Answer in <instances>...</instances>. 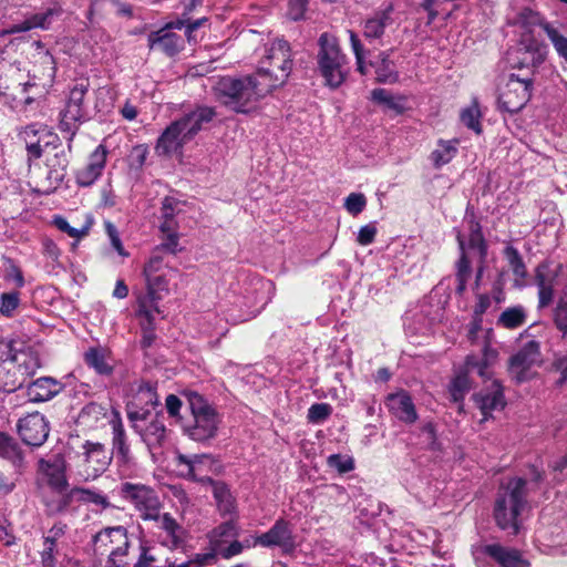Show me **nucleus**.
Listing matches in <instances>:
<instances>
[{
    "mask_svg": "<svg viewBox=\"0 0 567 567\" xmlns=\"http://www.w3.org/2000/svg\"><path fill=\"white\" fill-rule=\"evenodd\" d=\"M65 532L66 525L56 523L43 536V548L40 551L42 567H56L58 542Z\"/></svg>",
    "mask_w": 567,
    "mask_h": 567,
    "instance_id": "33",
    "label": "nucleus"
},
{
    "mask_svg": "<svg viewBox=\"0 0 567 567\" xmlns=\"http://www.w3.org/2000/svg\"><path fill=\"white\" fill-rule=\"evenodd\" d=\"M456 240L458 244V250H460V258L457 259L455 264V278H471L472 275V267L471 261L467 255V247H466V240L464 236L461 234V231L456 235Z\"/></svg>",
    "mask_w": 567,
    "mask_h": 567,
    "instance_id": "52",
    "label": "nucleus"
},
{
    "mask_svg": "<svg viewBox=\"0 0 567 567\" xmlns=\"http://www.w3.org/2000/svg\"><path fill=\"white\" fill-rule=\"evenodd\" d=\"M158 404L156 384L143 381L138 384L133 400L128 404L127 416L132 422L144 421L151 411Z\"/></svg>",
    "mask_w": 567,
    "mask_h": 567,
    "instance_id": "17",
    "label": "nucleus"
},
{
    "mask_svg": "<svg viewBox=\"0 0 567 567\" xmlns=\"http://www.w3.org/2000/svg\"><path fill=\"white\" fill-rule=\"evenodd\" d=\"M332 413V408L328 403H315L308 410V421L311 423H321Z\"/></svg>",
    "mask_w": 567,
    "mask_h": 567,
    "instance_id": "61",
    "label": "nucleus"
},
{
    "mask_svg": "<svg viewBox=\"0 0 567 567\" xmlns=\"http://www.w3.org/2000/svg\"><path fill=\"white\" fill-rule=\"evenodd\" d=\"M367 205L365 196L361 193H351L344 200V207L351 215L360 214Z\"/></svg>",
    "mask_w": 567,
    "mask_h": 567,
    "instance_id": "63",
    "label": "nucleus"
},
{
    "mask_svg": "<svg viewBox=\"0 0 567 567\" xmlns=\"http://www.w3.org/2000/svg\"><path fill=\"white\" fill-rule=\"evenodd\" d=\"M554 321L559 331L567 334V296L559 300L554 312Z\"/></svg>",
    "mask_w": 567,
    "mask_h": 567,
    "instance_id": "64",
    "label": "nucleus"
},
{
    "mask_svg": "<svg viewBox=\"0 0 567 567\" xmlns=\"http://www.w3.org/2000/svg\"><path fill=\"white\" fill-rule=\"evenodd\" d=\"M166 272H168V268L164 262V258L156 251H153L143 268L144 279Z\"/></svg>",
    "mask_w": 567,
    "mask_h": 567,
    "instance_id": "56",
    "label": "nucleus"
},
{
    "mask_svg": "<svg viewBox=\"0 0 567 567\" xmlns=\"http://www.w3.org/2000/svg\"><path fill=\"white\" fill-rule=\"evenodd\" d=\"M559 272L560 266L549 261H543L535 268L534 284L538 289V308H546L553 303Z\"/></svg>",
    "mask_w": 567,
    "mask_h": 567,
    "instance_id": "15",
    "label": "nucleus"
},
{
    "mask_svg": "<svg viewBox=\"0 0 567 567\" xmlns=\"http://www.w3.org/2000/svg\"><path fill=\"white\" fill-rule=\"evenodd\" d=\"M384 404L390 414L402 423L413 424L419 417L413 400L405 390L389 393Z\"/></svg>",
    "mask_w": 567,
    "mask_h": 567,
    "instance_id": "23",
    "label": "nucleus"
},
{
    "mask_svg": "<svg viewBox=\"0 0 567 567\" xmlns=\"http://www.w3.org/2000/svg\"><path fill=\"white\" fill-rule=\"evenodd\" d=\"M464 220L467 224L470 231L466 247L473 250H477L483 262L487 257V244L482 233V226L476 219L474 213H468V210H466Z\"/></svg>",
    "mask_w": 567,
    "mask_h": 567,
    "instance_id": "38",
    "label": "nucleus"
},
{
    "mask_svg": "<svg viewBox=\"0 0 567 567\" xmlns=\"http://www.w3.org/2000/svg\"><path fill=\"white\" fill-rule=\"evenodd\" d=\"M547 45L539 41L534 34L520 33L516 48L509 55L511 65L519 71L518 74H534L546 59Z\"/></svg>",
    "mask_w": 567,
    "mask_h": 567,
    "instance_id": "10",
    "label": "nucleus"
},
{
    "mask_svg": "<svg viewBox=\"0 0 567 567\" xmlns=\"http://www.w3.org/2000/svg\"><path fill=\"white\" fill-rule=\"evenodd\" d=\"M0 457L9 461L17 468L24 465V454L20 444L4 432H0Z\"/></svg>",
    "mask_w": 567,
    "mask_h": 567,
    "instance_id": "42",
    "label": "nucleus"
},
{
    "mask_svg": "<svg viewBox=\"0 0 567 567\" xmlns=\"http://www.w3.org/2000/svg\"><path fill=\"white\" fill-rule=\"evenodd\" d=\"M349 37H350L351 48H352V51L355 56L357 70L361 74H365L367 73V66H365V62H364L365 50L363 48V44L361 43V40L359 39V37L355 32L349 31Z\"/></svg>",
    "mask_w": 567,
    "mask_h": 567,
    "instance_id": "58",
    "label": "nucleus"
},
{
    "mask_svg": "<svg viewBox=\"0 0 567 567\" xmlns=\"http://www.w3.org/2000/svg\"><path fill=\"white\" fill-rule=\"evenodd\" d=\"M532 86L528 74L512 73L498 96L499 110L511 114L520 111L532 96Z\"/></svg>",
    "mask_w": 567,
    "mask_h": 567,
    "instance_id": "11",
    "label": "nucleus"
},
{
    "mask_svg": "<svg viewBox=\"0 0 567 567\" xmlns=\"http://www.w3.org/2000/svg\"><path fill=\"white\" fill-rule=\"evenodd\" d=\"M317 69L324 85L336 90L348 75L347 56L342 53L336 37L322 33L318 40Z\"/></svg>",
    "mask_w": 567,
    "mask_h": 567,
    "instance_id": "5",
    "label": "nucleus"
},
{
    "mask_svg": "<svg viewBox=\"0 0 567 567\" xmlns=\"http://www.w3.org/2000/svg\"><path fill=\"white\" fill-rule=\"evenodd\" d=\"M193 423L185 425V433L194 441L204 442L215 436L218 426L215 410L198 393L188 398Z\"/></svg>",
    "mask_w": 567,
    "mask_h": 567,
    "instance_id": "9",
    "label": "nucleus"
},
{
    "mask_svg": "<svg viewBox=\"0 0 567 567\" xmlns=\"http://www.w3.org/2000/svg\"><path fill=\"white\" fill-rule=\"evenodd\" d=\"M329 467L337 470L340 474L348 473L354 468L353 458L341 454H331L327 458Z\"/></svg>",
    "mask_w": 567,
    "mask_h": 567,
    "instance_id": "59",
    "label": "nucleus"
},
{
    "mask_svg": "<svg viewBox=\"0 0 567 567\" xmlns=\"http://www.w3.org/2000/svg\"><path fill=\"white\" fill-rule=\"evenodd\" d=\"M25 136L30 137H39L42 145L44 147H52L53 150H58L62 147L61 140L59 135L50 130L47 126L37 127L35 124L28 125L25 127Z\"/></svg>",
    "mask_w": 567,
    "mask_h": 567,
    "instance_id": "50",
    "label": "nucleus"
},
{
    "mask_svg": "<svg viewBox=\"0 0 567 567\" xmlns=\"http://www.w3.org/2000/svg\"><path fill=\"white\" fill-rule=\"evenodd\" d=\"M482 553L493 558L501 567H530L529 560L516 548L488 544L482 547Z\"/></svg>",
    "mask_w": 567,
    "mask_h": 567,
    "instance_id": "30",
    "label": "nucleus"
},
{
    "mask_svg": "<svg viewBox=\"0 0 567 567\" xmlns=\"http://www.w3.org/2000/svg\"><path fill=\"white\" fill-rule=\"evenodd\" d=\"M216 116L212 106L198 105L194 110L172 122L159 135L155 151L158 155L169 156L177 153L183 146L192 141L205 125L209 124Z\"/></svg>",
    "mask_w": 567,
    "mask_h": 567,
    "instance_id": "2",
    "label": "nucleus"
},
{
    "mask_svg": "<svg viewBox=\"0 0 567 567\" xmlns=\"http://www.w3.org/2000/svg\"><path fill=\"white\" fill-rule=\"evenodd\" d=\"M61 14V9L58 7H50L44 9L43 11L37 12L28 17L21 23L12 24L10 28L1 31V35L16 34L21 32H27L32 29H43L47 30L50 28L52 22L56 17Z\"/></svg>",
    "mask_w": 567,
    "mask_h": 567,
    "instance_id": "29",
    "label": "nucleus"
},
{
    "mask_svg": "<svg viewBox=\"0 0 567 567\" xmlns=\"http://www.w3.org/2000/svg\"><path fill=\"white\" fill-rule=\"evenodd\" d=\"M394 7L390 2L383 8L375 10L370 17L362 22L363 37L370 43L378 41L382 43L385 30L394 23Z\"/></svg>",
    "mask_w": 567,
    "mask_h": 567,
    "instance_id": "21",
    "label": "nucleus"
},
{
    "mask_svg": "<svg viewBox=\"0 0 567 567\" xmlns=\"http://www.w3.org/2000/svg\"><path fill=\"white\" fill-rule=\"evenodd\" d=\"M259 540L261 547H279L285 554L296 549L292 525L285 518H278L266 533L259 535Z\"/></svg>",
    "mask_w": 567,
    "mask_h": 567,
    "instance_id": "18",
    "label": "nucleus"
},
{
    "mask_svg": "<svg viewBox=\"0 0 567 567\" xmlns=\"http://www.w3.org/2000/svg\"><path fill=\"white\" fill-rule=\"evenodd\" d=\"M128 539L127 529L124 526L106 527L93 537L94 551L103 555L111 544L122 545Z\"/></svg>",
    "mask_w": 567,
    "mask_h": 567,
    "instance_id": "37",
    "label": "nucleus"
},
{
    "mask_svg": "<svg viewBox=\"0 0 567 567\" xmlns=\"http://www.w3.org/2000/svg\"><path fill=\"white\" fill-rule=\"evenodd\" d=\"M107 154L103 144L90 154L87 164L75 173V181L80 187L92 186L100 178L106 165Z\"/></svg>",
    "mask_w": 567,
    "mask_h": 567,
    "instance_id": "24",
    "label": "nucleus"
},
{
    "mask_svg": "<svg viewBox=\"0 0 567 567\" xmlns=\"http://www.w3.org/2000/svg\"><path fill=\"white\" fill-rule=\"evenodd\" d=\"M155 313L153 309L137 308L136 316L140 318V324L143 332L141 346L150 348L155 340Z\"/></svg>",
    "mask_w": 567,
    "mask_h": 567,
    "instance_id": "47",
    "label": "nucleus"
},
{
    "mask_svg": "<svg viewBox=\"0 0 567 567\" xmlns=\"http://www.w3.org/2000/svg\"><path fill=\"white\" fill-rule=\"evenodd\" d=\"M184 20H175L169 22L165 28L151 32L148 35V47L152 50L164 52L168 56H173L184 48V39L182 35L173 32L174 29L182 30Z\"/></svg>",
    "mask_w": 567,
    "mask_h": 567,
    "instance_id": "16",
    "label": "nucleus"
},
{
    "mask_svg": "<svg viewBox=\"0 0 567 567\" xmlns=\"http://www.w3.org/2000/svg\"><path fill=\"white\" fill-rule=\"evenodd\" d=\"M513 23L522 29V33L534 34V29L540 27L544 30L545 22L539 12L524 7L515 16Z\"/></svg>",
    "mask_w": 567,
    "mask_h": 567,
    "instance_id": "44",
    "label": "nucleus"
},
{
    "mask_svg": "<svg viewBox=\"0 0 567 567\" xmlns=\"http://www.w3.org/2000/svg\"><path fill=\"white\" fill-rule=\"evenodd\" d=\"M20 298L19 292H4L0 296V312L6 317H12L16 309L19 307Z\"/></svg>",
    "mask_w": 567,
    "mask_h": 567,
    "instance_id": "60",
    "label": "nucleus"
},
{
    "mask_svg": "<svg viewBox=\"0 0 567 567\" xmlns=\"http://www.w3.org/2000/svg\"><path fill=\"white\" fill-rule=\"evenodd\" d=\"M40 497L49 516L66 513L76 506L75 487L41 488Z\"/></svg>",
    "mask_w": 567,
    "mask_h": 567,
    "instance_id": "20",
    "label": "nucleus"
},
{
    "mask_svg": "<svg viewBox=\"0 0 567 567\" xmlns=\"http://www.w3.org/2000/svg\"><path fill=\"white\" fill-rule=\"evenodd\" d=\"M527 311L522 305L506 308L497 318L496 324L505 329H517L525 324Z\"/></svg>",
    "mask_w": 567,
    "mask_h": 567,
    "instance_id": "46",
    "label": "nucleus"
},
{
    "mask_svg": "<svg viewBox=\"0 0 567 567\" xmlns=\"http://www.w3.org/2000/svg\"><path fill=\"white\" fill-rule=\"evenodd\" d=\"M10 361L14 363L16 370L20 373L24 381L32 377L41 367L40 357L32 347H24L20 350L11 348Z\"/></svg>",
    "mask_w": 567,
    "mask_h": 567,
    "instance_id": "32",
    "label": "nucleus"
},
{
    "mask_svg": "<svg viewBox=\"0 0 567 567\" xmlns=\"http://www.w3.org/2000/svg\"><path fill=\"white\" fill-rule=\"evenodd\" d=\"M473 400L483 414V421H486L493 411L502 410L505 406L503 388L496 380L492 382L491 386L475 393Z\"/></svg>",
    "mask_w": 567,
    "mask_h": 567,
    "instance_id": "28",
    "label": "nucleus"
},
{
    "mask_svg": "<svg viewBox=\"0 0 567 567\" xmlns=\"http://www.w3.org/2000/svg\"><path fill=\"white\" fill-rule=\"evenodd\" d=\"M540 361V344L538 341L530 340L511 357L509 370L517 381L522 382L525 379V372Z\"/></svg>",
    "mask_w": 567,
    "mask_h": 567,
    "instance_id": "22",
    "label": "nucleus"
},
{
    "mask_svg": "<svg viewBox=\"0 0 567 567\" xmlns=\"http://www.w3.org/2000/svg\"><path fill=\"white\" fill-rule=\"evenodd\" d=\"M84 461L87 465V472L84 481L96 478L109 467L112 456L105 445L99 442L86 441L83 444Z\"/></svg>",
    "mask_w": 567,
    "mask_h": 567,
    "instance_id": "25",
    "label": "nucleus"
},
{
    "mask_svg": "<svg viewBox=\"0 0 567 567\" xmlns=\"http://www.w3.org/2000/svg\"><path fill=\"white\" fill-rule=\"evenodd\" d=\"M85 363L101 375H110L113 367L107 362L102 350L96 348L89 349L84 354Z\"/></svg>",
    "mask_w": 567,
    "mask_h": 567,
    "instance_id": "51",
    "label": "nucleus"
},
{
    "mask_svg": "<svg viewBox=\"0 0 567 567\" xmlns=\"http://www.w3.org/2000/svg\"><path fill=\"white\" fill-rule=\"evenodd\" d=\"M394 49L379 52L374 59H370L369 64L374 69L375 79L380 83H395L399 80V72L394 62L391 60Z\"/></svg>",
    "mask_w": 567,
    "mask_h": 567,
    "instance_id": "34",
    "label": "nucleus"
},
{
    "mask_svg": "<svg viewBox=\"0 0 567 567\" xmlns=\"http://www.w3.org/2000/svg\"><path fill=\"white\" fill-rule=\"evenodd\" d=\"M63 384L54 378L41 377L27 385V396L33 403H41L52 400L62 390Z\"/></svg>",
    "mask_w": 567,
    "mask_h": 567,
    "instance_id": "31",
    "label": "nucleus"
},
{
    "mask_svg": "<svg viewBox=\"0 0 567 567\" xmlns=\"http://www.w3.org/2000/svg\"><path fill=\"white\" fill-rule=\"evenodd\" d=\"M214 91L217 99L236 113H248L272 92L257 72L243 76H221Z\"/></svg>",
    "mask_w": 567,
    "mask_h": 567,
    "instance_id": "1",
    "label": "nucleus"
},
{
    "mask_svg": "<svg viewBox=\"0 0 567 567\" xmlns=\"http://www.w3.org/2000/svg\"><path fill=\"white\" fill-rule=\"evenodd\" d=\"M215 564L214 553H197L190 559L177 563H168L167 567H206Z\"/></svg>",
    "mask_w": 567,
    "mask_h": 567,
    "instance_id": "57",
    "label": "nucleus"
},
{
    "mask_svg": "<svg viewBox=\"0 0 567 567\" xmlns=\"http://www.w3.org/2000/svg\"><path fill=\"white\" fill-rule=\"evenodd\" d=\"M56 152L52 157H49L47 159V165L49 166V176L50 178H53L56 182H63L65 175H66V168L70 164V154L72 152L69 151V145L66 146V150L63 147H60L55 150Z\"/></svg>",
    "mask_w": 567,
    "mask_h": 567,
    "instance_id": "43",
    "label": "nucleus"
},
{
    "mask_svg": "<svg viewBox=\"0 0 567 567\" xmlns=\"http://www.w3.org/2000/svg\"><path fill=\"white\" fill-rule=\"evenodd\" d=\"M147 522L154 523L153 534L162 546L175 550L186 545L188 533L171 513L158 509Z\"/></svg>",
    "mask_w": 567,
    "mask_h": 567,
    "instance_id": "12",
    "label": "nucleus"
},
{
    "mask_svg": "<svg viewBox=\"0 0 567 567\" xmlns=\"http://www.w3.org/2000/svg\"><path fill=\"white\" fill-rule=\"evenodd\" d=\"M17 431L24 444L40 447L48 440L50 424L43 414L33 412L19 419Z\"/></svg>",
    "mask_w": 567,
    "mask_h": 567,
    "instance_id": "14",
    "label": "nucleus"
},
{
    "mask_svg": "<svg viewBox=\"0 0 567 567\" xmlns=\"http://www.w3.org/2000/svg\"><path fill=\"white\" fill-rule=\"evenodd\" d=\"M130 547V539H125V543L113 548L109 554L107 565L110 567H130V563L126 559Z\"/></svg>",
    "mask_w": 567,
    "mask_h": 567,
    "instance_id": "55",
    "label": "nucleus"
},
{
    "mask_svg": "<svg viewBox=\"0 0 567 567\" xmlns=\"http://www.w3.org/2000/svg\"><path fill=\"white\" fill-rule=\"evenodd\" d=\"M526 504V480L511 478L499 487L497 493L494 505L496 525L503 530H509L513 535L518 534V516Z\"/></svg>",
    "mask_w": 567,
    "mask_h": 567,
    "instance_id": "3",
    "label": "nucleus"
},
{
    "mask_svg": "<svg viewBox=\"0 0 567 567\" xmlns=\"http://www.w3.org/2000/svg\"><path fill=\"white\" fill-rule=\"evenodd\" d=\"M239 535L237 523L230 518L212 529L207 537L209 540V550L207 553H214L215 561L217 560V551L226 545L229 539L236 538Z\"/></svg>",
    "mask_w": 567,
    "mask_h": 567,
    "instance_id": "36",
    "label": "nucleus"
},
{
    "mask_svg": "<svg viewBox=\"0 0 567 567\" xmlns=\"http://www.w3.org/2000/svg\"><path fill=\"white\" fill-rule=\"evenodd\" d=\"M292 71V54L289 43L277 39L262 49L257 74L274 91L282 86Z\"/></svg>",
    "mask_w": 567,
    "mask_h": 567,
    "instance_id": "4",
    "label": "nucleus"
},
{
    "mask_svg": "<svg viewBox=\"0 0 567 567\" xmlns=\"http://www.w3.org/2000/svg\"><path fill=\"white\" fill-rule=\"evenodd\" d=\"M133 427L140 434L150 451L162 447L166 441V426L157 416L145 426L134 424Z\"/></svg>",
    "mask_w": 567,
    "mask_h": 567,
    "instance_id": "35",
    "label": "nucleus"
},
{
    "mask_svg": "<svg viewBox=\"0 0 567 567\" xmlns=\"http://www.w3.org/2000/svg\"><path fill=\"white\" fill-rule=\"evenodd\" d=\"M371 99L374 103L381 105L384 111H391L394 114H402L406 106V97L400 94H393L386 89H374L371 92Z\"/></svg>",
    "mask_w": 567,
    "mask_h": 567,
    "instance_id": "39",
    "label": "nucleus"
},
{
    "mask_svg": "<svg viewBox=\"0 0 567 567\" xmlns=\"http://www.w3.org/2000/svg\"><path fill=\"white\" fill-rule=\"evenodd\" d=\"M121 495L134 506L145 522L162 508L155 489L144 484L125 482L121 485Z\"/></svg>",
    "mask_w": 567,
    "mask_h": 567,
    "instance_id": "13",
    "label": "nucleus"
},
{
    "mask_svg": "<svg viewBox=\"0 0 567 567\" xmlns=\"http://www.w3.org/2000/svg\"><path fill=\"white\" fill-rule=\"evenodd\" d=\"M146 292L137 298L140 308L153 309L157 313L161 312L158 302L163 299L164 293H168L169 280L166 274H159L145 278Z\"/></svg>",
    "mask_w": 567,
    "mask_h": 567,
    "instance_id": "26",
    "label": "nucleus"
},
{
    "mask_svg": "<svg viewBox=\"0 0 567 567\" xmlns=\"http://www.w3.org/2000/svg\"><path fill=\"white\" fill-rule=\"evenodd\" d=\"M11 346L0 343V391L13 392L24 385L25 381L9 359Z\"/></svg>",
    "mask_w": 567,
    "mask_h": 567,
    "instance_id": "27",
    "label": "nucleus"
},
{
    "mask_svg": "<svg viewBox=\"0 0 567 567\" xmlns=\"http://www.w3.org/2000/svg\"><path fill=\"white\" fill-rule=\"evenodd\" d=\"M206 458L205 455H185L178 454L176 460L177 464L185 466V476L200 482L202 484H208L212 487L213 496L215 498L218 512L221 516L235 515L236 514V499L233 496L228 485L221 481L213 480L209 476H198L197 471L199 464Z\"/></svg>",
    "mask_w": 567,
    "mask_h": 567,
    "instance_id": "7",
    "label": "nucleus"
},
{
    "mask_svg": "<svg viewBox=\"0 0 567 567\" xmlns=\"http://www.w3.org/2000/svg\"><path fill=\"white\" fill-rule=\"evenodd\" d=\"M544 31L554 45L557 54L567 62V38L553 24H545Z\"/></svg>",
    "mask_w": 567,
    "mask_h": 567,
    "instance_id": "54",
    "label": "nucleus"
},
{
    "mask_svg": "<svg viewBox=\"0 0 567 567\" xmlns=\"http://www.w3.org/2000/svg\"><path fill=\"white\" fill-rule=\"evenodd\" d=\"M39 472L42 475L41 482H39V489L41 488H62L69 487V481L66 477V462L63 456L54 455L50 460H39Z\"/></svg>",
    "mask_w": 567,
    "mask_h": 567,
    "instance_id": "19",
    "label": "nucleus"
},
{
    "mask_svg": "<svg viewBox=\"0 0 567 567\" xmlns=\"http://www.w3.org/2000/svg\"><path fill=\"white\" fill-rule=\"evenodd\" d=\"M504 257L515 276V286L524 287L526 285L527 269L518 249L512 245H507L504 248Z\"/></svg>",
    "mask_w": 567,
    "mask_h": 567,
    "instance_id": "45",
    "label": "nucleus"
},
{
    "mask_svg": "<svg viewBox=\"0 0 567 567\" xmlns=\"http://www.w3.org/2000/svg\"><path fill=\"white\" fill-rule=\"evenodd\" d=\"M457 141H444L437 142L436 148L431 153V161L435 168H440L449 164L457 154L456 147Z\"/></svg>",
    "mask_w": 567,
    "mask_h": 567,
    "instance_id": "48",
    "label": "nucleus"
},
{
    "mask_svg": "<svg viewBox=\"0 0 567 567\" xmlns=\"http://www.w3.org/2000/svg\"><path fill=\"white\" fill-rule=\"evenodd\" d=\"M90 91L89 79L76 82L69 92L64 107L60 112L59 130L66 134L69 151L80 125L90 118L85 96Z\"/></svg>",
    "mask_w": 567,
    "mask_h": 567,
    "instance_id": "6",
    "label": "nucleus"
},
{
    "mask_svg": "<svg viewBox=\"0 0 567 567\" xmlns=\"http://www.w3.org/2000/svg\"><path fill=\"white\" fill-rule=\"evenodd\" d=\"M112 454L120 464L126 465L132 462L130 444L121 421L113 423Z\"/></svg>",
    "mask_w": 567,
    "mask_h": 567,
    "instance_id": "40",
    "label": "nucleus"
},
{
    "mask_svg": "<svg viewBox=\"0 0 567 567\" xmlns=\"http://www.w3.org/2000/svg\"><path fill=\"white\" fill-rule=\"evenodd\" d=\"M34 78L43 80L45 83H52L56 74V62L50 51H42L33 54Z\"/></svg>",
    "mask_w": 567,
    "mask_h": 567,
    "instance_id": "41",
    "label": "nucleus"
},
{
    "mask_svg": "<svg viewBox=\"0 0 567 567\" xmlns=\"http://www.w3.org/2000/svg\"><path fill=\"white\" fill-rule=\"evenodd\" d=\"M497 355V350L485 340L481 358L475 354L466 357L465 373L456 375L451 383L450 394L454 402L463 401L465 393L470 390L471 383L468 374H477L483 380L491 378V367L496 361Z\"/></svg>",
    "mask_w": 567,
    "mask_h": 567,
    "instance_id": "8",
    "label": "nucleus"
},
{
    "mask_svg": "<svg viewBox=\"0 0 567 567\" xmlns=\"http://www.w3.org/2000/svg\"><path fill=\"white\" fill-rule=\"evenodd\" d=\"M482 113L480 110V104L476 97H474L471 104L464 107L460 113V120L463 125H465L468 130H472L476 134L482 133V124H481Z\"/></svg>",
    "mask_w": 567,
    "mask_h": 567,
    "instance_id": "49",
    "label": "nucleus"
},
{
    "mask_svg": "<svg viewBox=\"0 0 567 567\" xmlns=\"http://www.w3.org/2000/svg\"><path fill=\"white\" fill-rule=\"evenodd\" d=\"M105 233L111 241L112 247L117 251V254L122 257H127L128 252L125 250L122 240L120 238L118 230L116 226L110 220L104 221Z\"/></svg>",
    "mask_w": 567,
    "mask_h": 567,
    "instance_id": "62",
    "label": "nucleus"
},
{
    "mask_svg": "<svg viewBox=\"0 0 567 567\" xmlns=\"http://www.w3.org/2000/svg\"><path fill=\"white\" fill-rule=\"evenodd\" d=\"M75 497L76 505L91 503L101 506L104 509L111 506L107 497L95 489L75 487Z\"/></svg>",
    "mask_w": 567,
    "mask_h": 567,
    "instance_id": "53",
    "label": "nucleus"
}]
</instances>
